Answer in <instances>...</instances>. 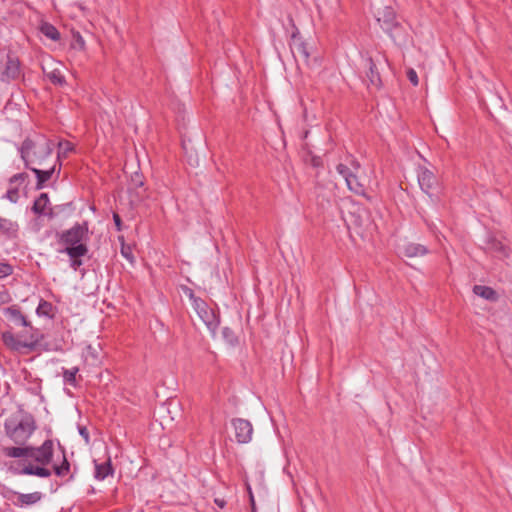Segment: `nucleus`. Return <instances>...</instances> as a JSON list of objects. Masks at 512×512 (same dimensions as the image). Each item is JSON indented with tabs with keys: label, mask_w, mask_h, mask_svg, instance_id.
<instances>
[{
	"label": "nucleus",
	"mask_w": 512,
	"mask_h": 512,
	"mask_svg": "<svg viewBox=\"0 0 512 512\" xmlns=\"http://www.w3.org/2000/svg\"><path fill=\"white\" fill-rule=\"evenodd\" d=\"M3 454L9 458H30L39 465L25 464L18 472L20 475H35L42 478L51 476V471L45 468L53 458V442L46 440L40 447H4Z\"/></svg>",
	"instance_id": "nucleus-1"
},
{
	"label": "nucleus",
	"mask_w": 512,
	"mask_h": 512,
	"mask_svg": "<svg viewBox=\"0 0 512 512\" xmlns=\"http://www.w3.org/2000/svg\"><path fill=\"white\" fill-rule=\"evenodd\" d=\"M53 147L54 144L44 136L25 139L19 148L25 167L44 166L52 155Z\"/></svg>",
	"instance_id": "nucleus-2"
},
{
	"label": "nucleus",
	"mask_w": 512,
	"mask_h": 512,
	"mask_svg": "<svg viewBox=\"0 0 512 512\" xmlns=\"http://www.w3.org/2000/svg\"><path fill=\"white\" fill-rule=\"evenodd\" d=\"M36 429L35 421L31 415L20 419H10L5 422L6 436L17 446L27 447L26 442Z\"/></svg>",
	"instance_id": "nucleus-3"
},
{
	"label": "nucleus",
	"mask_w": 512,
	"mask_h": 512,
	"mask_svg": "<svg viewBox=\"0 0 512 512\" xmlns=\"http://www.w3.org/2000/svg\"><path fill=\"white\" fill-rule=\"evenodd\" d=\"M360 168V163L352 156L347 157V164L339 163L336 166L337 172L344 178L348 189L357 195H364L365 188L358 179Z\"/></svg>",
	"instance_id": "nucleus-4"
},
{
	"label": "nucleus",
	"mask_w": 512,
	"mask_h": 512,
	"mask_svg": "<svg viewBox=\"0 0 512 512\" xmlns=\"http://www.w3.org/2000/svg\"><path fill=\"white\" fill-rule=\"evenodd\" d=\"M377 21L394 41L401 40L402 27L396 20V15L391 7H385L377 14Z\"/></svg>",
	"instance_id": "nucleus-5"
},
{
	"label": "nucleus",
	"mask_w": 512,
	"mask_h": 512,
	"mask_svg": "<svg viewBox=\"0 0 512 512\" xmlns=\"http://www.w3.org/2000/svg\"><path fill=\"white\" fill-rule=\"evenodd\" d=\"M23 337L24 339H19L10 332H5L2 335L5 345L17 351L22 348L33 349L42 339V335L32 327L29 336Z\"/></svg>",
	"instance_id": "nucleus-6"
},
{
	"label": "nucleus",
	"mask_w": 512,
	"mask_h": 512,
	"mask_svg": "<svg viewBox=\"0 0 512 512\" xmlns=\"http://www.w3.org/2000/svg\"><path fill=\"white\" fill-rule=\"evenodd\" d=\"M199 318L206 325L208 330L215 334L219 326V318L215 314L214 310L208 307L204 300H195V305L192 306Z\"/></svg>",
	"instance_id": "nucleus-7"
},
{
	"label": "nucleus",
	"mask_w": 512,
	"mask_h": 512,
	"mask_svg": "<svg viewBox=\"0 0 512 512\" xmlns=\"http://www.w3.org/2000/svg\"><path fill=\"white\" fill-rule=\"evenodd\" d=\"M88 227L87 223L83 224H75L68 230L63 231L59 234V242L68 245H76L78 243H82L85 238H87Z\"/></svg>",
	"instance_id": "nucleus-8"
},
{
	"label": "nucleus",
	"mask_w": 512,
	"mask_h": 512,
	"mask_svg": "<svg viewBox=\"0 0 512 512\" xmlns=\"http://www.w3.org/2000/svg\"><path fill=\"white\" fill-rule=\"evenodd\" d=\"M232 426L234 427L235 437L239 444H246L251 441L253 427L248 420L235 418L232 420Z\"/></svg>",
	"instance_id": "nucleus-9"
},
{
	"label": "nucleus",
	"mask_w": 512,
	"mask_h": 512,
	"mask_svg": "<svg viewBox=\"0 0 512 512\" xmlns=\"http://www.w3.org/2000/svg\"><path fill=\"white\" fill-rule=\"evenodd\" d=\"M13 496L16 497V500H12L13 504L18 507H26L32 506L36 503L40 502L43 498V494L41 492L35 491L32 493H20V492H12Z\"/></svg>",
	"instance_id": "nucleus-10"
},
{
	"label": "nucleus",
	"mask_w": 512,
	"mask_h": 512,
	"mask_svg": "<svg viewBox=\"0 0 512 512\" xmlns=\"http://www.w3.org/2000/svg\"><path fill=\"white\" fill-rule=\"evenodd\" d=\"M418 183L423 192L431 195L432 190L436 186L437 180L430 170L421 167L418 170Z\"/></svg>",
	"instance_id": "nucleus-11"
},
{
	"label": "nucleus",
	"mask_w": 512,
	"mask_h": 512,
	"mask_svg": "<svg viewBox=\"0 0 512 512\" xmlns=\"http://www.w3.org/2000/svg\"><path fill=\"white\" fill-rule=\"evenodd\" d=\"M20 74V63L18 59L8 56L5 69L0 75L2 81L8 82L16 79Z\"/></svg>",
	"instance_id": "nucleus-12"
},
{
	"label": "nucleus",
	"mask_w": 512,
	"mask_h": 512,
	"mask_svg": "<svg viewBox=\"0 0 512 512\" xmlns=\"http://www.w3.org/2000/svg\"><path fill=\"white\" fill-rule=\"evenodd\" d=\"M4 313L6 317L15 325L31 328L30 323L27 321L26 317L22 314L21 310L16 305L6 308Z\"/></svg>",
	"instance_id": "nucleus-13"
},
{
	"label": "nucleus",
	"mask_w": 512,
	"mask_h": 512,
	"mask_svg": "<svg viewBox=\"0 0 512 512\" xmlns=\"http://www.w3.org/2000/svg\"><path fill=\"white\" fill-rule=\"evenodd\" d=\"M291 51L296 59H302L305 63L308 64L309 62V49L307 43L299 40V39H293V42L291 44Z\"/></svg>",
	"instance_id": "nucleus-14"
},
{
	"label": "nucleus",
	"mask_w": 512,
	"mask_h": 512,
	"mask_svg": "<svg viewBox=\"0 0 512 512\" xmlns=\"http://www.w3.org/2000/svg\"><path fill=\"white\" fill-rule=\"evenodd\" d=\"M37 178L36 188L41 189L43 188L44 184L49 181L55 172V166H51L48 169H38L37 167L30 169Z\"/></svg>",
	"instance_id": "nucleus-15"
},
{
	"label": "nucleus",
	"mask_w": 512,
	"mask_h": 512,
	"mask_svg": "<svg viewBox=\"0 0 512 512\" xmlns=\"http://www.w3.org/2000/svg\"><path fill=\"white\" fill-rule=\"evenodd\" d=\"M473 292L475 295L491 302H496L498 300L497 292L489 286L475 285L473 287Z\"/></svg>",
	"instance_id": "nucleus-16"
},
{
	"label": "nucleus",
	"mask_w": 512,
	"mask_h": 512,
	"mask_svg": "<svg viewBox=\"0 0 512 512\" xmlns=\"http://www.w3.org/2000/svg\"><path fill=\"white\" fill-rule=\"evenodd\" d=\"M402 253L404 256L412 258L424 256L428 253V250L425 246L418 243H408L404 245Z\"/></svg>",
	"instance_id": "nucleus-17"
},
{
	"label": "nucleus",
	"mask_w": 512,
	"mask_h": 512,
	"mask_svg": "<svg viewBox=\"0 0 512 512\" xmlns=\"http://www.w3.org/2000/svg\"><path fill=\"white\" fill-rule=\"evenodd\" d=\"M365 61L366 65L369 68V71L366 74L369 84L376 88H379L381 86V78L373 60L371 58H367Z\"/></svg>",
	"instance_id": "nucleus-18"
},
{
	"label": "nucleus",
	"mask_w": 512,
	"mask_h": 512,
	"mask_svg": "<svg viewBox=\"0 0 512 512\" xmlns=\"http://www.w3.org/2000/svg\"><path fill=\"white\" fill-rule=\"evenodd\" d=\"M61 252L66 253L70 258H81L88 253V247L82 242L76 245H68Z\"/></svg>",
	"instance_id": "nucleus-19"
},
{
	"label": "nucleus",
	"mask_w": 512,
	"mask_h": 512,
	"mask_svg": "<svg viewBox=\"0 0 512 512\" xmlns=\"http://www.w3.org/2000/svg\"><path fill=\"white\" fill-rule=\"evenodd\" d=\"M18 231L17 223L10 219L0 217V232L8 237H13Z\"/></svg>",
	"instance_id": "nucleus-20"
},
{
	"label": "nucleus",
	"mask_w": 512,
	"mask_h": 512,
	"mask_svg": "<svg viewBox=\"0 0 512 512\" xmlns=\"http://www.w3.org/2000/svg\"><path fill=\"white\" fill-rule=\"evenodd\" d=\"M49 204V197L47 193H41L39 197L34 201L32 211L37 215L45 214V209Z\"/></svg>",
	"instance_id": "nucleus-21"
},
{
	"label": "nucleus",
	"mask_w": 512,
	"mask_h": 512,
	"mask_svg": "<svg viewBox=\"0 0 512 512\" xmlns=\"http://www.w3.org/2000/svg\"><path fill=\"white\" fill-rule=\"evenodd\" d=\"M112 472H113V470H112L110 458L105 463H102V464L96 463L95 464V477L98 480L105 479L108 475L112 474Z\"/></svg>",
	"instance_id": "nucleus-22"
},
{
	"label": "nucleus",
	"mask_w": 512,
	"mask_h": 512,
	"mask_svg": "<svg viewBox=\"0 0 512 512\" xmlns=\"http://www.w3.org/2000/svg\"><path fill=\"white\" fill-rule=\"evenodd\" d=\"M40 31L43 35H45L47 38H49L53 41H58L60 39L59 31L57 30V28L55 26H53L50 23H47V22L43 23L40 26Z\"/></svg>",
	"instance_id": "nucleus-23"
},
{
	"label": "nucleus",
	"mask_w": 512,
	"mask_h": 512,
	"mask_svg": "<svg viewBox=\"0 0 512 512\" xmlns=\"http://www.w3.org/2000/svg\"><path fill=\"white\" fill-rule=\"evenodd\" d=\"M46 76L55 85H64L65 78L59 69H53L52 71L46 72Z\"/></svg>",
	"instance_id": "nucleus-24"
},
{
	"label": "nucleus",
	"mask_w": 512,
	"mask_h": 512,
	"mask_svg": "<svg viewBox=\"0 0 512 512\" xmlns=\"http://www.w3.org/2000/svg\"><path fill=\"white\" fill-rule=\"evenodd\" d=\"M74 149V146L71 142L69 141H61L58 143V154H57V158L58 159H61V158H65L67 157V155L72 152Z\"/></svg>",
	"instance_id": "nucleus-25"
},
{
	"label": "nucleus",
	"mask_w": 512,
	"mask_h": 512,
	"mask_svg": "<svg viewBox=\"0 0 512 512\" xmlns=\"http://www.w3.org/2000/svg\"><path fill=\"white\" fill-rule=\"evenodd\" d=\"M52 310H53L52 304L47 301L42 300V301H40V303L36 309V313L39 316L52 317Z\"/></svg>",
	"instance_id": "nucleus-26"
},
{
	"label": "nucleus",
	"mask_w": 512,
	"mask_h": 512,
	"mask_svg": "<svg viewBox=\"0 0 512 512\" xmlns=\"http://www.w3.org/2000/svg\"><path fill=\"white\" fill-rule=\"evenodd\" d=\"M70 464L67 461L65 455L63 454V462L60 465H54V472L57 476H65L69 473Z\"/></svg>",
	"instance_id": "nucleus-27"
},
{
	"label": "nucleus",
	"mask_w": 512,
	"mask_h": 512,
	"mask_svg": "<svg viewBox=\"0 0 512 512\" xmlns=\"http://www.w3.org/2000/svg\"><path fill=\"white\" fill-rule=\"evenodd\" d=\"M78 371H79V369L77 367H74L72 369H64V371H63L64 381L70 385H75L76 374Z\"/></svg>",
	"instance_id": "nucleus-28"
},
{
	"label": "nucleus",
	"mask_w": 512,
	"mask_h": 512,
	"mask_svg": "<svg viewBox=\"0 0 512 512\" xmlns=\"http://www.w3.org/2000/svg\"><path fill=\"white\" fill-rule=\"evenodd\" d=\"M13 273V267L8 263H0V279L6 278Z\"/></svg>",
	"instance_id": "nucleus-29"
},
{
	"label": "nucleus",
	"mask_w": 512,
	"mask_h": 512,
	"mask_svg": "<svg viewBox=\"0 0 512 512\" xmlns=\"http://www.w3.org/2000/svg\"><path fill=\"white\" fill-rule=\"evenodd\" d=\"M11 300L12 298L9 291L4 287H0V307L9 303Z\"/></svg>",
	"instance_id": "nucleus-30"
},
{
	"label": "nucleus",
	"mask_w": 512,
	"mask_h": 512,
	"mask_svg": "<svg viewBox=\"0 0 512 512\" xmlns=\"http://www.w3.org/2000/svg\"><path fill=\"white\" fill-rule=\"evenodd\" d=\"M121 254L123 257H125L130 263H133L134 257L132 254V249L130 246L122 245L121 247Z\"/></svg>",
	"instance_id": "nucleus-31"
},
{
	"label": "nucleus",
	"mask_w": 512,
	"mask_h": 512,
	"mask_svg": "<svg viewBox=\"0 0 512 512\" xmlns=\"http://www.w3.org/2000/svg\"><path fill=\"white\" fill-rule=\"evenodd\" d=\"M84 46H85V41L82 38V36L79 33L74 35L73 47L82 50V49H84Z\"/></svg>",
	"instance_id": "nucleus-32"
},
{
	"label": "nucleus",
	"mask_w": 512,
	"mask_h": 512,
	"mask_svg": "<svg viewBox=\"0 0 512 512\" xmlns=\"http://www.w3.org/2000/svg\"><path fill=\"white\" fill-rule=\"evenodd\" d=\"M407 77L409 79V81L414 85V86H417L419 81H418V76H417V73L414 69H409L407 71Z\"/></svg>",
	"instance_id": "nucleus-33"
},
{
	"label": "nucleus",
	"mask_w": 512,
	"mask_h": 512,
	"mask_svg": "<svg viewBox=\"0 0 512 512\" xmlns=\"http://www.w3.org/2000/svg\"><path fill=\"white\" fill-rule=\"evenodd\" d=\"M183 291L184 294L191 300L192 306L195 305V300H201V298L195 296L192 289L185 287Z\"/></svg>",
	"instance_id": "nucleus-34"
},
{
	"label": "nucleus",
	"mask_w": 512,
	"mask_h": 512,
	"mask_svg": "<svg viewBox=\"0 0 512 512\" xmlns=\"http://www.w3.org/2000/svg\"><path fill=\"white\" fill-rule=\"evenodd\" d=\"M78 430L79 434L83 437L85 443L88 444L90 441V437L87 428L85 426H79Z\"/></svg>",
	"instance_id": "nucleus-35"
},
{
	"label": "nucleus",
	"mask_w": 512,
	"mask_h": 512,
	"mask_svg": "<svg viewBox=\"0 0 512 512\" xmlns=\"http://www.w3.org/2000/svg\"><path fill=\"white\" fill-rule=\"evenodd\" d=\"M28 175L26 173H18L11 177L10 182H18V181H24Z\"/></svg>",
	"instance_id": "nucleus-36"
},
{
	"label": "nucleus",
	"mask_w": 512,
	"mask_h": 512,
	"mask_svg": "<svg viewBox=\"0 0 512 512\" xmlns=\"http://www.w3.org/2000/svg\"><path fill=\"white\" fill-rule=\"evenodd\" d=\"M70 259H71L70 266L74 270H77L83 264V262L80 258H70Z\"/></svg>",
	"instance_id": "nucleus-37"
},
{
	"label": "nucleus",
	"mask_w": 512,
	"mask_h": 512,
	"mask_svg": "<svg viewBox=\"0 0 512 512\" xmlns=\"http://www.w3.org/2000/svg\"><path fill=\"white\" fill-rule=\"evenodd\" d=\"M132 183L136 187H142L143 186V181L141 179V176L139 174H137V173L132 177Z\"/></svg>",
	"instance_id": "nucleus-38"
},
{
	"label": "nucleus",
	"mask_w": 512,
	"mask_h": 512,
	"mask_svg": "<svg viewBox=\"0 0 512 512\" xmlns=\"http://www.w3.org/2000/svg\"><path fill=\"white\" fill-rule=\"evenodd\" d=\"M17 195V190H9L6 194L7 198L12 201V202H15V196Z\"/></svg>",
	"instance_id": "nucleus-39"
},
{
	"label": "nucleus",
	"mask_w": 512,
	"mask_h": 512,
	"mask_svg": "<svg viewBox=\"0 0 512 512\" xmlns=\"http://www.w3.org/2000/svg\"><path fill=\"white\" fill-rule=\"evenodd\" d=\"M493 248L495 250H498V251H501V252H505V247L500 242H494L493 243Z\"/></svg>",
	"instance_id": "nucleus-40"
},
{
	"label": "nucleus",
	"mask_w": 512,
	"mask_h": 512,
	"mask_svg": "<svg viewBox=\"0 0 512 512\" xmlns=\"http://www.w3.org/2000/svg\"><path fill=\"white\" fill-rule=\"evenodd\" d=\"M113 218H114V222H115L116 226H117L118 228H120L121 220H120L119 215H118V214H114Z\"/></svg>",
	"instance_id": "nucleus-41"
},
{
	"label": "nucleus",
	"mask_w": 512,
	"mask_h": 512,
	"mask_svg": "<svg viewBox=\"0 0 512 512\" xmlns=\"http://www.w3.org/2000/svg\"><path fill=\"white\" fill-rule=\"evenodd\" d=\"M318 12L319 15L323 18L326 14H328L327 11H324L320 5H318Z\"/></svg>",
	"instance_id": "nucleus-42"
},
{
	"label": "nucleus",
	"mask_w": 512,
	"mask_h": 512,
	"mask_svg": "<svg viewBox=\"0 0 512 512\" xmlns=\"http://www.w3.org/2000/svg\"><path fill=\"white\" fill-rule=\"evenodd\" d=\"M215 503L221 508H223L225 505V501L221 499H215Z\"/></svg>",
	"instance_id": "nucleus-43"
},
{
	"label": "nucleus",
	"mask_w": 512,
	"mask_h": 512,
	"mask_svg": "<svg viewBox=\"0 0 512 512\" xmlns=\"http://www.w3.org/2000/svg\"><path fill=\"white\" fill-rule=\"evenodd\" d=\"M250 501H251L252 509H254V507H255V501H254V497H253V495H252V494L250 495Z\"/></svg>",
	"instance_id": "nucleus-44"
}]
</instances>
